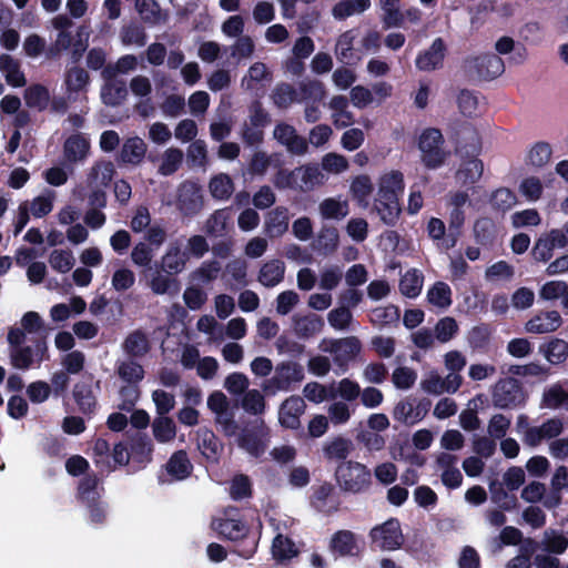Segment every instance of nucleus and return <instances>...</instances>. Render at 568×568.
Wrapping results in <instances>:
<instances>
[{
	"mask_svg": "<svg viewBox=\"0 0 568 568\" xmlns=\"http://www.w3.org/2000/svg\"><path fill=\"white\" fill-rule=\"evenodd\" d=\"M404 189V175L398 170L384 171L377 179V193L373 210L387 225H394L400 215L399 197Z\"/></svg>",
	"mask_w": 568,
	"mask_h": 568,
	"instance_id": "obj_1",
	"label": "nucleus"
},
{
	"mask_svg": "<svg viewBox=\"0 0 568 568\" xmlns=\"http://www.w3.org/2000/svg\"><path fill=\"white\" fill-rule=\"evenodd\" d=\"M462 70L470 79L493 80L504 73L505 64L500 57L487 53L466 58Z\"/></svg>",
	"mask_w": 568,
	"mask_h": 568,
	"instance_id": "obj_2",
	"label": "nucleus"
},
{
	"mask_svg": "<svg viewBox=\"0 0 568 568\" xmlns=\"http://www.w3.org/2000/svg\"><path fill=\"white\" fill-rule=\"evenodd\" d=\"M443 143L444 139L439 130L430 128L422 132L418 149L422 153V162L428 169H437L445 163L448 152L443 149Z\"/></svg>",
	"mask_w": 568,
	"mask_h": 568,
	"instance_id": "obj_3",
	"label": "nucleus"
},
{
	"mask_svg": "<svg viewBox=\"0 0 568 568\" xmlns=\"http://www.w3.org/2000/svg\"><path fill=\"white\" fill-rule=\"evenodd\" d=\"M113 174L114 165L110 161H98L91 166L87 174L85 185L92 192L90 195L92 205H104V189L112 181Z\"/></svg>",
	"mask_w": 568,
	"mask_h": 568,
	"instance_id": "obj_4",
	"label": "nucleus"
},
{
	"mask_svg": "<svg viewBox=\"0 0 568 568\" xmlns=\"http://www.w3.org/2000/svg\"><path fill=\"white\" fill-rule=\"evenodd\" d=\"M336 476L343 489L359 493L371 483V471L362 464L346 462L337 467Z\"/></svg>",
	"mask_w": 568,
	"mask_h": 568,
	"instance_id": "obj_5",
	"label": "nucleus"
},
{
	"mask_svg": "<svg viewBox=\"0 0 568 568\" xmlns=\"http://www.w3.org/2000/svg\"><path fill=\"white\" fill-rule=\"evenodd\" d=\"M90 84V74L85 69L74 65L65 70L63 89L68 101H85Z\"/></svg>",
	"mask_w": 568,
	"mask_h": 568,
	"instance_id": "obj_6",
	"label": "nucleus"
},
{
	"mask_svg": "<svg viewBox=\"0 0 568 568\" xmlns=\"http://www.w3.org/2000/svg\"><path fill=\"white\" fill-rule=\"evenodd\" d=\"M270 433L263 420L245 428L237 438V445L253 457L262 456L268 445Z\"/></svg>",
	"mask_w": 568,
	"mask_h": 568,
	"instance_id": "obj_7",
	"label": "nucleus"
},
{
	"mask_svg": "<svg viewBox=\"0 0 568 568\" xmlns=\"http://www.w3.org/2000/svg\"><path fill=\"white\" fill-rule=\"evenodd\" d=\"M207 407L215 416V423L221 427L226 436H234L237 432V424L233 414L230 412L227 397L221 392L215 390L207 397Z\"/></svg>",
	"mask_w": 568,
	"mask_h": 568,
	"instance_id": "obj_8",
	"label": "nucleus"
},
{
	"mask_svg": "<svg viewBox=\"0 0 568 568\" xmlns=\"http://www.w3.org/2000/svg\"><path fill=\"white\" fill-rule=\"evenodd\" d=\"M491 399L498 408H511L524 402L521 387L517 379H499L491 388Z\"/></svg>",
	"mask_w": 568,
	"mask_h": 568,
	"instance_id": "obj_9",
	"label": "nucleus"
},
{
	"mask_svg": "<svg viewBox=\"0 0 568 568\" xmlns=\"http://www.w3.org/2000/svg\"><path fill=\"white\" fill-rule=\"evenodd\" d=\"M371 537L373 542L383 550H396L400 548L404 542L400 524L394 518L375 526L371 530Z\"/></svg>",
	"mask_w": 568,
	"mask_h": 568,
	"instance_id": "obj_10",
	"label": "nucleus"
},
{
	"mask_svg": "<svg viewBox=\"0 0 568 568\" xmlns=\"http://www.w3.org/2000/svg\"><path fill=\"white\" fill-rule=\"evenodd\" d=\"M44 331V323L37 312H27L18 325L11 326L8 331L7 341L10 346L22 345L28 335H39Z\"/></svg>",
	"mask_w": 568,
	"mask_h": 568,
	"instance_id": "obj_11",
	"label": "nucleus"
},
{
	"mask_svg": "<svg viewBox=\"0 0 568 568\" xmlns=\"http://www.w3.org/2000/svg\"><path fill=\"white\" fill-rule=\"evenodd\" d=\"M10 361L13 367L18 369H28L33 364H40L48 359V347L44 342H39L34 346H10Z\"/></svg>",
	"mask_w": 568,
	"mask_h": 568,
	"instance_id": "obj_12",
	"label": "nucleus"
},
{
	"mask_svg": "<svg viewBox=\"0 0 568 568\" xmlns=\"http://www.w3.org/2000/svg\"><path fill=\"white\" fill-rule=\"evenodd\" d=\"M554 146L547 141L530 144L524 155V164L532 171H542L552 162Z\"/></svg>",
	"mask_w": 568,
	"mask_h": 568,
	"instance_id": "obj_13",
	"label": "nucleus"
},
{
	"mask_svg": "<svg viewBox=\"0 0 568 568\" xmlns=\"http://www.w3.org/2000/svg\"><path fill=\"white\" fill-rule=\"evenodd\" d=\"M564 425L560 419L551 418L540 426H526L523 430V440L526 445L535 447L542 440L551 439L560 435Z\"/></svg>",
	"mask_w": 568,
	"mask_h": 568,
	"instance_id": "obj_14",
	"label": "nucleus"
},
{
	"mask_svg": "<svg viewBox=\"0 0 568 568\" xmlns=\"http://www.w3.org/2000/svg\"><path fill=\"white\" fill-rule=\"evenodd\" d=\"M427 412L426 404L414 398H405L395 405L393 416L397 422L412 426L420 422Z\"/></svg>",
	"mask_w": 568,
	"mask_h": 568,
	"instance_id": "obj_15",
	"label": "nucleus"
},
{
	"mask_svg": "<svg viewBox=\"0 0 568 568\" xmlns=\"http://www.w3.org/2000/svg\"><path fill=\"white\" fill-rule=\"evenodd\" d=\"M90 149L89 139L81 133H75L64 141L63 156L69 163H81L88 158Z\"/></svg>",
	"mask_w": 568,
	"mask_h": 568,
	"instance_id": "obj_16",
	"label": "nucleus"
},
{
	"mask_svg": "<svg viewBox=\"0 0 568 568\" xmlns=\"http://www.w3.org/2000/svg\"><path fill=\"white\" fill-rule=\"evenodd\" d=\"M305 410V403L298 396H292L283 402L278 412L282 426L295 429L300 426V417Z\"/></svg>",
	"mask_w": 568,
	"mask_h": 568,
	"instance_id": "obj_17",
	"label": "nucleus"
},
{
	"mask_svg": "<svg viewBox=\"0 0 568 568\" xmlns=\"http://www.w3.org/2000/svg\"><path fill=\"white\" fill-rule=\"evenodd\" d=\"M562 324L560 314L557 311H547L531 317L525 325V329L531 334L551 333Z\"/></svg>",
	"mask_w": 568,
	"mask_h": 568,
	"instance_id": "obj_18",
	"label": "nucleus"
},
{
	"mask_svg": "<svg viewBox=\"0 0 568 568\" xmlns=\"http://www.w3.org/2000/svg\"><path fill=\"white\" fill-rule=\"evenodd\" d=\"M274 138L287 150L295 154H304L307 151V142L304 138L296 134L293 126L280 123L274 129Z\"/></svg>",
	"mask_w": 568,
	"mask_h": 568,
	"instance_id": "obj_19",
	"label": "nucleus"
},
{
	"mask_svg": "<svg viewBox=\"0 0 568 568\" xmlns=\"http://www.w3.org/2000/svg\"><path fill=\"white\" fill-rule=\"evenodd\" d=\"M304 378L303 368L294 363L283 364L277 367L271 384L275 390H288L291 384L300 383Z\"/></svg>",
	"mask_w": 568,
	"mask_h": 568,
	"instance_id": "obj_20",
	"label": "nucleus"
},
{
	"mask_svg": "<svg viewBox=\"0 0 568 568\" xmlns=\"http://www.w3.org/2000/svg\"><path fill=\"white\" fill-rule=\"evenodd\" d=\"M445 43L440 38L433 41L432 45L416 59V67L423 71H433L442 67L445 57Z\"/></svg>",
	"mask_w": 568,
	"mask_h": 568,
	"instance_id": "obj_21",
	"label": "nucleus"
},
{
	"mask_svg": "<svg viewBox=\"0 0 568 568\" xmlns=\"http://www.w3.org/2000/svg\"><path fill=\"white\" fill-rule=\"evenodd\" d=\"M334 355V361L343 366L356 357L361 351L359 341L355 337H346L331 343L326 348Z\"/></svg>",
	"mask_w": 568,
	"mask_h": 568,
	"instance_id": "obj_22",
	"label": "nucleus"
},
{
	"mask_svg": "<svg viewBox=\"0 0 568 568\" xmlns=\"http://www.w3.org/2000/svg\"><path fill=\"white\" fill-rule=\"evenodd\" d=\"M288 221L287 209L277 206L267 213L264 222V231L270 237L282 236L288 229Z\"/></svg>",
	"mask_w": 568,
	"mask_h": 568,
	"instance_id": "obj_23",
	"label": "nucleus"
},
{
	"mask_svg": "<svg viewBox=\"0 0 568 568\" xmlns=\"http://www.w3.org/2000/svg\"><path fill=\"white\" fill-rule=\"evenodd\" d=\"M318 212L324 220H343L349 213L348 201L342 196L326 197L318 204Z\"/></svg>",
	"mask_w": 568,
	"mask_h": 568,
	"instance_id": "obj_24",
	"label": "nucleus"
},
{
	"mask_svg": "<svg viewBox=\"0 0 568 568\" xmlns=\"http://www.w3.org/2000/svg\"><path fill=\"white\" fill-rule=\"evenodd\" d=\"M179 203L186 214L197 212L202 206L201 189L191 182L183 183L180 187Z\"/></svg>",
	"mask_w": 568,
	"mask_h": 568,
	"instance_id": "obj_25",
	"label": "nucleus"
},
{
	"mask_svg": "<svg viewBox=\"0 0 568 568\" xmlns=\"http://www.w3.org/2000/svg\"><path fill=\"white\" fill-rule=\"evenodd\" d=\"M331 549L338 556H355L359 552V546L355 535L348 530L336 532L331 539Z\"/></svg>",
	"mask_w": 568,
	"mask_h": 568,
	"instance_id": "obj_26",
	"label": "nucleus"
},
{
	"mask_svg": "<svg viewBox=\"0 0 568 568\" xmlns=\"http://www.w3.org/2000/svg\"><path fill=\"white\" fill-rule=\"evenodd\" d=\"M297 189L303 192L313 190L325 181L322 171L315 165H304L295 169Z\"/></svg>",
	"mask_w": 568,
	"mask_h": 568,
	"instance_id": "obj_27",
	"label": "nucleus"
},
{
	"mask_svg": "<svg viewBox=\"0 0 568 568\" xmlns=\"http://www.w3.org/2000/svg\"><path fill=\"white\" fill-rule=\"evenodd\" d=\"M374 185L372 179L367 174H359L352 179L349 185V194L358 205L367 207L373 193Z\"/></svg>",
	"mask_w": 568,
	"mask_h": 568,
	"instance_id": "obj_28",
	"label": "nucleus"
},
{
	"mask_svg": "<svg viewBox=\"0 0 568 568\" xmlns=\"http://www.w3.org/2000/svg\"><path fill=\"white\" fill-rule=\"evenodd\" d=\"M484 173V163L479 159H469L464 161L458 168L455 178L462 185L474 184L480 180Z\"/></svg>",
	"mask_w": 568,
	"mask_h": 568,
	"instance_id": "obj_29",
	"label": "nucleus"
},
{
	"mask_svg": "<svg viewBox=\"0 0 568 568\" xmlns=\"http://www.w3.org/2000/svg\"><path fill=\"white\" fill-rule=\"evenodd\" d=\"M128 95V90L123 81L114 79L105 80L101 88L100 97L102 102L109 106H116L121 104Z\"/></svg>",
	"mask_w": 568,
	"mask_h": 568,
	"instance_id": "obj_30",
	"label": "nucleus"
},
{
	"mask_svg": "<svg viewBox=\"0 0 568 568\" xmlns=\"http://www.w3.org/2000/svg\"><path fill=\"white\" fill-rule=\"evenodd\" d=\"M185 264L186 254L182 252L181 246L176 243L170 244L162 257V270L168 274H179Z\"/></svg>",
	"mask_w": 568,
	"mask_h": 568,
	"instance_id": "obj_31",
	"label": "nucleus"
},
{
	"mask_svg": "<svg viewBox=\"0 0 568 568\" xmlns=\"http://www.w3.org/2000/svg\"><path fill=\"white\" fill-rule=\"evenodd\" d=\"M284 274L285 264L280 260H272L261 267L258 281L266 287H273L283 281Z\"/></svg>",
	"mask_w": 568,
	"mask_h": 568,
	"instance_id": "obj_32",
	"label": "nucleus"
},
{
	"mask_svg": "<svg viewBox=\"0 0 568 568\" xmlns=\"http://www.w3.org/2000/svg\"><path fill=\"white\" fill-rule=\"evenodd\" d=\"M270 78L267 67L263 62L253 63L242 79V88L246 91H257L263 87L264 81Z\"/></svg>",
	"mask_w": 568,
	"mask_h": 568,
	"instance_id": "obj_33",
	"label": "nucleus"
},
{
	"mask_svg": "<svg viewBox=\"0 0 568 568\" xmlns=\"http://www.w3.org/2000/svg\"><path fill=\"white\" fill-rule=\"evenodd\" d=\"M323 326V320L315 314L295 315L293 317L294 332L302 337H308L318 333Z\"/></svg>",
	"mask_w": 568,
	"mask_h": 568,
	"instance_id": "obj_34",
	"label": "nucleus"
},
{
	"mask_svg": "<svg viewBox=\"0 0 568 568\" xmlns=\"http://www.w3.org/2000/svg\"><path fill=\"white\" fill-rule=\"evenodd\" d=\"M371 7V0H341L332 9L336 20H345L348 17L361 14Z\"/></svg>",
	"mask_w": 568,
	"mask_h": 568,
	"instance_id": "obj_35",
	"label": "nucleus"
},
{
	"mask_svg": "<svg viewBox=\"0 0 568 568\" xmlns=\"http://www.w3.org/2000/svg\"><path fill=\"white\" fill-rule=\"evenodd\" d=\"M212 527L220 535L232 540L241 539L247 534V527L240 519L235 518L214 520Z\"/></svg>",
	"mask_w": 568,
	"mask_h": 568,
	"instance_id": "obj_36",
	"label": "nucleus"
},
{
	"mask_svg": "<svg viewBox=\"0 0 568 568\" xmlns=\"http://www.w3.org/2000/svg\"><path fill=\"white\" fill-rule=\"evenodd\" d=\"M539 352L551 364H560L568 357V343L560 338H552L539 347Z\"/></svg>",
	"mask_w": 568,
	"mask_h": 568,
	"instance_id": "obj_37",
	"label": "nucleus"
},
{
	"mask_svg": "<svg viewBox=\"0 0 568 568\" xmlns=\"http://www.w3.org/2000/svg\"><path fill=\"white\" fill-rule=\"evenodd\" d=\"M347 100L342 95L333 97L329 101V109L332 110V120L337 128L349 126L353 122V114L347 109Z\"/></svg>",
	"mask_w": 568,
	"mask_h": 568,
	"instance_id": "obj_38",
	"label": "nucleus"
},
{
	"mask_svg": "<svg viewBox=\"0 0 568 568\" xmlns=\"http://www.w3.org/2000/svg\"><path fill=\"white\" fill-rule=\"evenodd\" d=\"M146 153V144L141 138L128 139L121 150V159L123 162L138 164Z\"/></svg>",
	"mask_w": 568,
	"mask_h": 568,
	"instance_id": "obj_39",
	"label": "nucleus"
},
{
	"mask_svg": "<svg viewBox=\"0 0 568 568\" xmlns=\"http://www.w3.org/2000/svg\"><path fill=\"white\" fill-rule=\"evenodd\" d=\"M298 550L295 544L281 531L276 534L272 544V554L276 560H286L295 557Z\"/></svg>",
	"mask_w": 568,
	"mask_h": 568,
	"instance_id": "obj_40",
	"label": "nucleus"
},
{
	"mask_svg": "<svg viewBox=\"0 0 568 568\" xmlns=\"http://www.w3.org/2000/svg\"><path fill=\"white\" fill-rule=\"evenodd\" d=\"M428 302L438 308H447L452 304V290L444 282H436L427 292Z\"/></svg>",
	"mask_w": 568,
	"mask_h": 568,
	"instance_id": "obj_41",
	"label": "nucleus"
},
{
	"mask_svg": "<svg viewBox=\"0 0 568 568\" xmlns=\"http://www.w3.org/2000/svg\"><path fill=\"white\" fill-rule=\"evenodd\" d=\"M231 213L227 210L214 212L206 221V232L214 236H222L231 224Z\"/></svg>",
	"mask_w": 568,
	"mask_h": 568,
	"instance_id": "obj_42",
	"label": "nucleus"
},
{
	"mask_svg": "<svg viewBox=\"0 0 568 568\" xmlns=\"http://www.w3.org/2000/svg\"><path fill=\"white\" fill-rule=\"evenodd\" d=\"M423 287V275L417 270L407 271L399 283V288L403 295L407 297H416Z\"/></svg>",
	"mask_w": 568,
	"mask_h": 568,
	"instance_id": "obj_43",
	"label": "nucleus"
},
{
	"mask_svg": "<svg viewBox=\"0 0 568 568\" xmlns=\"http://www.w3.org/2000/svg\"><path fill=\"white\" fill-rule=\"evenodd\" d=\"M183 152L176 148L166 149L160 159L159 173L161 175H170L174 173L181 165Z\"/></svg>",
	"mask_w": 568,
	"mask_h": 568,
	"instance_id": "obj_44",
	"label": "nucleus"
},
{
	"mask_svg": "<svg viewBox=\"0 0 568 568\" xmlns=\"http://www.w3.org/2000/svg\"><path fill=\"white\" fill-rule=\"evenodd\" d=\"M138 60L132 54L121 57L115 64H109L102 71V78L104 80L114 79L118 74L128 73L136 68Z\"/></svg>",
	"mask_w": 568,
	"mask_h": 568,
	"instance_id": "obj_45",
	"label": "nucleus"
},
{
	"mask_svg": "<svg viewBox=\"0 0 568 568\" xmlns=\"http://www.w3.org/2000/svg\"><path fill=\"white\" fill-rule=\"evenodd\" d=\"M116 371L120 378L129 384H135L144 377L143 367L131 359L120 362Z\"/></svg>",
	"mask_w": 568,
	"mask_h": 568,
	"instance_id": "obj_46",
	"label": "nucleus"
},
{
	"mask_svg": "<svg viewBox=\"0 0 568 568\" xmlns=\"http://www.w3.org/2000/svg\"><path fill=\"white\" fill-rule=\"evenodd\" d=\"M356 39L355 30H348L339 36L336 42V54L341 60L349 61L354 58V53L358 51L357 48H354Z\"/></svg>",
	"mask_w": 568,
	"mask_h": 568,
	"instance_id": "obj_47",
	"label": "nucleus"
},
{
	"mask_svg": "<svg viewBox=\"0 0 568 568\" xmlns=\"http://www.w3.org/2000/svg\"><path fill=\"white\" fill-rule=\"evenodd\" d=\"M149 341L146 336L136 331L128 335L123 343V349L132 356H142L149 351Z\"/></svg>",
	"mask_w": 568,
	"mask_h": 568,
	"instance_id": "obj_48",
	"label": "nucleus"
},
{
	"mask_svg": "<svg viewBox=\"0 0 568 568\" xmlns=\"http://www.w3.org/2000/svg\"><path fill=\"white\" fill-rule=\"evenodd\" d=\"M322 170L334 175L346 172L349 168L348 160L338 153L329 152L322 158Z\"/></svg>",
	"mask_w": 568,
	"mask_h": 568,
	"instance_id": "obj_49",
	"label": "nucleus"
},
{
	"mask_svg": "<svg viewBox=\"0 0 568 568\" xmlns=\"http://www.w3.org/2000/svg\"><path fill=\"white\" fill-rule=\"evenodd\" d=\"M542 405L551 409L568 405V389L560 385L550 386L542 395Z\"/></svg>",
	"mask_w": 568,
	"mask_h": 568,
	"instance_id": "obj_50",
	"label": "nucleus"
},
{
	"mask_svg": "<svg viewBox=\"0 0 568 568\" xmlns=\"http://www.w3.org/2000/svg\"><path fill=\"white\" fill-rule=\"evenodd\" d=\"M519 193L529 202L540 200L544 191L541 180L538 176H527L519 184Z\"/></svg>",
	"mask_w": 568,
	"mask_h": 568,
	"instance_id": "obj_51",
	"label": "nucleus"
},
{
	"mask_svg": "<svg viewBox=\"0 0 568 568\" xmlns=\"http://www.w3.org/2000/svg\"><path fill=\"white\" fill-rule=\"evenodd\" d=\"M74 263L73 253L67 250H53L49 256L50 266L60 273H68Z\"/></svg>",
	"mask_w": 568,
	"mask_h": 568,
	"instance_id": "obj_52",
	"label": "nucleus"
},
{
	"mask_svg": "<svg viewBox=\"0 0 568 568\" xmlns=\"http://www.w3.org/2000/svg\"><path fill=\"white\" fill-rule=\"evenodd\" d=\"M210 192L212 196L219 200H225L233 193V183L229 175L217 174L210 182Z\"/></svg>",
	"mask_w": 568,
	"mask_h": 568,
	"instance_id": "obj_53",
	"label": "nucleus"
},
{
	"mask_svg": "<svg viewBox=\"0 0 568 568\" xmlns=\"http://www.w3.org/2000/svg\"><path fill=\"white\" fill-rule=\"evenodd\" d=\"M166 469L175 479H183L189 476L191 464L186 458V455L179 452L171 457L166 465Z\"/></svg>",
	"mask_w": 568,
	"mask_h": 568,
	"instance_id": "obj_54",
	"label": "nucleus"
},
{
	"mask_svg": "<svg viewBox=\"0 0 568 568\" xmlns=\"http://www.w3.org/2000/svg\"><path fill=\"white\" fill-rule=\"evenodd\" d=\"M352 449V442L342 437L334 438L324 447L325 456L329 459H344Z\"/></svg>",
	"mask_w": 568,
	"mask_h": 568,
	"instance_id": "obj_55",
	"label": "nucleus"
},
{
	"mask_svg": "<svg viewBox=\"0 0 568 568\" xmlns=\"http://www.w3.org/2000/svg\"><path fill=\"white\" fill-rule=\"evenodd\" d=\"M153 433L159 442L166 443L175 437L176 429L171 418L160 416L154 420Z\"/></svg>",
	"mask_w": 568,
	"mask_h": 568,
	"instance_id": "obj_56",
	"label": "nucleus"
},
{
	"mask_svg": "<svg viewBox=\"0 0 568 568\" xmlns=\"http://www.w3.org/2000/svg\"><path fill=\"white\" fill-rule=\"evenodd\" d=\"M339 242V235L335 227H323L318 234L317 248L325 254L333 253Z\"/></svg>",
	"mask_w": 568,
	"mask_h": 568,
	"instance_id": "obj_57",
	"label": "nucleus"
},
{
	"mask_svg": "<svg viewBox=\"0 0 568 568\" xmlns=\"http://www.w3.org/2000/svg\"><path fill=\"white\" fill-rule=\"evenodd\" d=\"M135 283V274L128 267H120L114 271L111 280L112 288L116 292H124Z\"/></svg>",
	"mask_w": 568,
	"mask_h": 568,
	"instance_id": "obj_58",
	"label": "nucleus"
},
{
	"mask_svg": "<svg viewBox=\"0 0 568 568\" xmlns=\"http://www.w3.org/2000/svg\"><path fill=\"white\" fill-rule=\"evenodd\" d=\"M540 223L541 216L535 209L518 211L511 215V224L516 229L525 226H538Z\"/></svg>",
	"mask_w": 568,
	"mask_h": 568,
	"instance_id": "obj_59",
	"label": "nucleus"
},
{
	"mask_svg": "<svg viewBox=\"0 0 568 568\" xmlns=\"http://www.w3.org/2000/svg\"><path fill=\"white\" fill-rule=\"evenodd\" d=\"M542 545L549 552L562 554L568 548V538L554 530H547L544 534Z\"/></svg>",
	"mask_w": 568,
	"mask_h": 568,
	"instance_id": "obj_60",
	"label": "nucleus"
},
{
	"mask_svg": "<svg viewBox=\"0 0 568 568\" xmlns=\"http://www.w3.org/2000/svg\"><path fill=\"white\" fill-rule=\"evenodd\" d=\"M24 99L27 105L41 110L48 105L50 95L45 88L41 85H33L26 91Z\"/></svg>",
	"mask_w": 568,
	"mask_h": 568,
	"instance_id": "obj_61",
	"label": "nucleus"
},
{
	"mask_svg": "<svg viewBox=\"0 0 568 568\" xmlns=\"http://www.w3.org/2000/svg\"><path fill=\"white\" fill-rule=\"evenodd\" d=\"M457 104L463 114L473 116L479 109V99L476 93L462 90L457 97Z\"/></svg>",
	"mask_w": 568,
	"mask_h": 568,
	"instance_id": "obj_62",
	"label": "nucleus"
},
{
	"mask_svg": "<svg viewBox=\"0 0 568 568\" xmlns=\"http://www.w3.org/2000/svg\"><path fill=\"white\" fill-rule=\"evenodd\" d=\"M343 277V271L339 266H327L321 271L320 287L332 291L337 287Z\"/></svg>",
	"mask_w": 568,
	"mask_h": 568,
	"instance_id": "obj_63",
	"label": "nucleus"
},
{
	"mask_svg": "<svg viewBox=\"0 0 568 568\" xmlns=\"http://www.w3.org/2000/svg\"><path fill=\"white\" fill-rule=\"evenodd\" d=\"M254 51L255 43L250 36L240 37L231 47V55L237 60L250 59Z\"/></svg>",
	"mask_w": 568,
	"mask_h": 568,
	"instance_id": "obj_64",
	"label": "nucleus"
}]
</instances>
